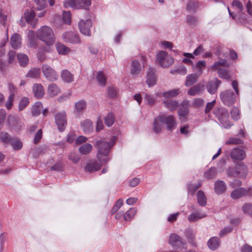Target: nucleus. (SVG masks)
<instances>
[{"mask_svg":"<svg viewBox=\"0 0 252 252\" xmlns=\"http://www.w3.org/2000/svg\"><path fill=\"white\" fill-rule=\"evenodd\" d=\"M197 0H190L187 4V9L190 12L194 11L198 6Z\"/></svg>","mask_w":252,"mask_h":252,"instance_id":"obj_48","label":"nucleus"},{"mask_svg":"<svg viewBox=\"0 0 252 252\" xmlns=\"http://www.w3.org/2000/svg\"><path fill=\"white\" fill-rule=\"evenodd\" d=\"M200 76L197 73L188 75L185 83V86L189 87L192 85Z\"/></svg>","mask_w":252,"mask_h":252,"instance_id":"obj_33","label":"nucleus"},{"mask_svg":"<svg viewBox=\"0 0 252 252\" xmlns=\"http://www.w3.org/2000/svg\"><path fill=\"white\" fill-rule=\"evenodd\" d=\"M55 46L59 55H65L70 51L69 48L62 43L57 42Z\"/></svg>","mask_w":252,"mask_h":252,"instance_id":"obj_34","label":"nucleus"},{"mask_svg":"<svg viewBox=\"0 0 252 252\" xmlns=\"http://www.w3.org/2000/svg\"><path fill=\"white\" fill-rule=\"evenodd\" d=\"M62 38L65 42H68L73 44H78L80 43L79 35L72 32H66L62 35Z\"/></svg>","mask_w":252,"mask_h":252,"instance_id":"obj_14","label":"nucleus"},{"mask_svg":"<svg viewBox=\"0 0 252 252\" xmlns=\"http://www.w3.org/2000/svg\"><path fill=\"white\" fill-rule=\"evenodd\" d=\"M206 66V62L204 61H198L195 64V67L197 69H198V71H197V73L199 75H201L202 74L203 71L202 69Z\"/></svg>","mask_w":252,"mask_h":252,"instance_id":"obj_52","label":"nucleus"},{"mask_svg":"<svg viewBox=\"0 0 252 252\" xmlns=\"http://www.w3.org/2000/svg\"><path fill=\"white\" fill-rule=\"evenodd\" d=\"M217 175L216 169L215 167L210 168L208 171H206L204 174V177L208 179L214 178Z\"/></svg>","mask_w":252,"mask_h":252,"instance_id":"obj_44","label":"nucleus"},{"mask_svg":"<svg viewBox=\"0 0 252 252\" xmlns=\"http://www.w3.org/2000/svg\"><path fill=\"white\" fill-rule=\"evenodd\" d=\"M115 118L112 113H109L104 118L105 125L107 126H111L114 123Z\"/></svg>","mask_w":252,"mask_h":252,"instance_id":"obj_47","label":"nucleus"},{"mask_svg":"<svg viewBox=\"0 0 252 252\" xmlns=\"http://www.w3.org/2000/svg\"><path fill=\"white\" fill-rule=\"evenodd\" d=\"M81 126L85 133H89L93 130V123L88 119L81 122Z\"/></svg>","mask_w":252,"mask_h":252,"instance_id":"obj_31","label":"nucleus"},{"mask_svg":"<svg viewBox=\"0 0 252 252\" xmlns=\"http://www.w3.org/2000/svg\"><path fill=\"white\" fill-rule=\"evenodd\" d=\"M243 211L244 213L252 215V205L249 204H246L243 207Z\"/></svg>","mask_w":252,"mask_h":252,"instance_id":"obj_64","label":"nucleus"},{"mask_svg":"<svg viewBox=\"0 0 252 252\" xmlns=\"http://www.w3.org/2000/svg\"><path fill=\"white\" fill-rule=\"evenodd\" d=\"M136 213V210L134 208H131L128 210L124 215V219L128 221L131 220Z\"/></svg>","mask_w":252,"mask_h":252,"instance_id":"obj_46","label":"nucleus"},{"mask_svg":"<svg viewBox=\"0 0 252 252\" xmlns=\"http://www.w3.org/2000/svg\"><path fill=\"white\" fill-rule=\"evenodd\" d=\"M183 55L185 57L183 59V63L186 64L190 65L193 67H194L193 61H192V59H194V56L191 53H184Z\"/></svg>","mask_w":252,"mask_h":252,"instance_id":"obj_39","label":"nucleus"},{"mask_svg":"<svg viewBox=\"0 0 252 252\" xmlns=\"http://www.w3.org/2000/svg\"><path fill=\"white\" fill-rule=\"evenodd\" d=\"M74 113L80 115L82 114L87 107V103L84 100H80L75 103Z\"/></svg>","mask_w":252,"mask_h":252,"instance_id":"obj_24","label":"nucleus"},{"mask_svg":"<svg viewBox=\"0 0 252 252\" xmlns=\"http://www.w3.org/2000/svg\"><path fill=\"white\" fill-rule=\"evenodd\" d=\"M43 74L45 78L50 81H54L58 79V74L57 72L50 66L47 64H44L41 67Z\"/></svg>","mask_w":252,"mask_h":252,"instance_id":"obj_10","label":"nucleus"},{"mask_svg":"<svg viewBox=\"0 0 252 252\" xmlns=\"http://www.w3.org/2000/svg\"><path fill=\"white\" fill-rule=\"evenodd\" d=\"M45 47H46V46H44L43 48H39L37 53V57L41 62L44 61L46 59L45 53L47 52L44 50Z\"/></svg>","mask_w":252,"mask_h":252,"instance_id":"obj_49","label":"nucleus"},{"mask_svg":"<svg viewBox=\"0 0 252 252\" xmlns=\"http://www.w3.org/2000/svg\"><path fill=\"white\" fill-rule=\"evenodd\" d=\"M232 87L235 91L233 92L231 90H226L221 92L220 94V97L222 102L226 105L230 106L233 104L236 101L239 96V89L238 83L236 81L232 82Z\"/></svg>","mask_w":252,"mask_h":252,"instance_id":"obj_3","label":"nucleus"},{"mask_svg":"<svg viewBox=\"0 0 252 252\" xmlns=\"http://www.w3.org/2000/svg\"><path fill=\"white\" fill-rule=\"evenodd\" d=\"M116 137L113 136L109 142L101 140H96L94 143V146L97 149V158L101 162L99 164L95 161H92L87 163L85 167L86 171L92 172L99 170L102 164L110 160L108 154L110 149L114 145L116 140Z\"/></svg>","mask_w":252,"mask_h":252,"instance_id":"obj_1","label":"nucleus"},{"mask_svg":"<svg viewBox=\"0 0 252 252\" xmlns=\"http://www.w3.org/2000/svg\"><path fill=\"white\" fill-rule=\"evenodd\" d=\"M61 78L65 82L71 83L74 80V75L68 70H63L61 72Z\"/></svg>","mask_w":252,"mask_h":252,"instance_id":"obj_32","label":"nucleus"},{"mask_svg":"<svg viewBox=\"0 0 252 252\" xmlns=\"http://www.w3.org/2000/svg\"><path fill=\"white\" fill-rule=\"evenodd\" d=\"M40 75V69L38 68H31L26 75L27 78H38Z\"/></svg>","mask_w":252,"mask_h":252,"instance_id":"obj_38","label":"nucleus"},{"mask_svg":"<svg viewBox=\"0 0 252 252\" xmlns=\"http://www.w3.org/2000/svg\"><path fill=\"white\" fill-rule=\"evenodd\" d=\"M236 176L240 177H245L247 174L248 167L243 163H239L235 166Z\"/></svg>","mask_w":252,"mask_h":252,"instance_id":"obj_19","label":"nucleus"},{"mask_svg":"<svg viewBox=\"0 0 252 252\" xmlns=\"http://www.w3.org/2000/svg\"><path fill=\"white\" fill-rule=\"evenodd\" d=\"M91 0H65L63 2L64 7L73 9H87L91 4Z\"/></svg>","mask_w":252,"mask_h":252,"instance_id":"obj_6","label":"nucleus"},{"mask_svg":"<svg viewBox=\"0 0 252 252\" xmlns=\"http://www.w3.org/2000/svg\"><path fill=\"white\" fill-rule=\"evenodd\" d=\"M158 119V116L155 119L153 123V130L156 133H159L162 129V125Z\"/></svg>","mask_w":252,"mask_h":252,"instance_id":"obj_42","label":"nucleus"},{"mask_svg":"<svg viewBox=\"0 0 252 252\" xmlns=\"http://www.w3.org/2000/svg\"><path fill=\"white\" fill-rule=\"evenodd\" d=\"M56 124L59 131H63L67 126L66 114L64 111L57 113L55 115Z\"/></svg>","mask_w":252,"mask_h":252,"instance_id":"obj_9","label":"nucleus"},{"mask_svg":"<svg viewBox=\"0 0 252 252\" xmlns=\"http://www.w3.org/2000/svg\"><path fill=\"white\" fill-rule=\"evenodd\" d=\"M229 63L225 59H220L218 61L215 62L211 66V68L214 70H218L219 76L224 79L228 80L230 78L229 72L225 69L222 68V67H228Z\"/></svg>","mask_w":252,"mask_h":252,"instance_id":"obj_4","label":"nucleus"},{"mask_svg":"<svg viewBox=\"0 0 252 252\" xmlns=\"http://www.w3.org/2000/svg\"><path fill=\"white\" fill-rule=\"evenodd\" d=\"M96 80L100 86H104L106 83V78L102 71L97 73Z\"/></svg>","mask_w":252,"mask_h":252,"instance_id":"obj_50","label":"nucleus"},{"mask_svg":"<svg viewBox=\"0 0 252 252\" xmlns=\"http://www.w3.org/2000/svg\"><path fill=\"white\" fill-rule=\"evenodd\" d=\"M93 149V146L89 143H85L81 145L78 149L79 153L84 155L89 154Z\"/></svg>","mask_w":252,"mask_h":252,"instance_id":"obj_36","label":"nucleus"},{"mask_svg":"<svg viewBox=\"0 0 252 252\" xmlns=\"http://www.w3.org/2000/svg\"><path fill=\"white\" fill-rule=\"evenodd\" d=\"M189 100H184L181 104V106L178 112L181 120L186 119V116L189 113Z\"/></svg>","mask_w":252,"mask_h":252,"instance_id":"obj_18","label":"nucleus"},{"mask_svg":"<svg viewBox=\"0 0 252 252\" xmlns=\"http://www.w3.org/2000/svg\"><path fill=\"white\" fill-rule=\"evenodd\" d=\"M231 115L232 119L238 120L240 117L239 109L236 107H233L231 111Z\"/></svg>","mask_w":252,"mask_h":252,"instance_id":"obj_57","label":"nucleus"},{"mask_svg":"<svg viewBox=\"0 0 252 252\" xmlns=\"http://www.w3.org/2000/svg\"><path fill=\"white\" fill-rule=\"evenodd\" d=\"M251 194H252V188L251 187H249L248 189L239 188L233 190L230 196L232 199H237L247 195Z\"/></svg>","mask_w":252,"mask_h":252,"instance_id":"obj_13","label":"nucleus"},{"mask_svg":"<svg viewBox=\"0 0 252 252\" xmlns=\"http://www.w3.org/2000/svg\"><path fill=\"white\" fill-rule=\"evenodd\" d=\"M158 119L162 124L166 125L167 129L169 131H172L177 126L176 121L173 115L161 114L158 116Z\"/></svg>","mask_w":252,"mask_h":252,"instance_id":"obj_8","label":"nucleus"},{"mask_svg":"<svg viewBox=\"0 0 252 252\" xmlns=\"http://www.w3.org/2000/svg\"><path fill=\"white\" fill-rule=\"evenodd\" d=\"M207 244L210 249L215 250L219 248L220 240L217 237H213L208 240Z\"/></svg>","mask_w":252,"mask_h":252,"instance_id":"obj_29","label":"nucleus"},{"mask_svg":"<svg viewBox=\"0 0 252 252\" xmlns=\"http://www.w3.org/2000/svg\"><path fill=\"white\" fill-rule=\"evenodd\" d=\"M204 91V85L198 84L191 87L188 91V94L189 95L194 96L201 93Z\"/></svg>","mask_w":252,"mask_h":252,"instance_id":"obj_26","label":"nucleus"},{"mask_svg":"<svg viewBox=\"0 0 252 252\" xmlns=\"http://www.w3.org/2000/svg\"><path fill=\"white\" fill-rule=\"evenodd\" d=\"M32 91L34 96L37 98H42L45 93L44 88L40 84H34L32 87Z\"/></svg>","mask_w":252,"mask_h":252,"instance_id":"obj_23","label":"nucleus"},{"mask_svg":"<svg viewBox=\"0 0 252 252\" xmlns=\"http://www.w3.org/2000/svg\"><path fill=\"white\" fill-rule=\"evenodd\" d=\"M123 204V200L119 199L116 202L115 205L113 207L111 210L112 214L115 213Z\"/></svg>","mask_w":252,"mask_h":252,"instance_id":"obj_58","label":"nucleus"},{"mask_svg":"<svg viewBox=\"0 0 252 252\" xmlns=\"http://www.w3.org/2000/svg\"><path fill=\"white\" fill-rule=\"evenodd\" d=\"M197 200L198 204L201 206H205L207 203V198L204 192L199 190L197 192Z\"/></svg>","mask_w":252,"mask_h":252,"instance_id":"obj_35","label":"nucleus"},{"mask_svg":"<svg viewBox=\"0 0 252 252\" xmlns=\"http://www.w3.org/2000/svg\"><path fill=\"white\" fill-rule=\"evenodd\" d=\"M169 243L175 249H180L183 252L186 250V244L182 241V238L176 234H171Z\"/></svg>","mask_w":252,"mask_h":252,"instance_id":"obj_12","label":"nucleus"},{"mask_svg":"<svg viewBox=\"0 0 252 252\" xmlns=\"http://www.w3.org/2000/svg\"><path fill=\"white\" fill-rule=\"evenodd\" d=\"M22 38L20 34L14 33L10 38V45L12 48L18 49L21 47Z\"/></svg>","mask_w":252,"mask_h":252,"instance_id":"obj_21","label":"nucleus"},{"mask_svg":"<svg viewBox=\"0 0 252 252\" xmlns=\"http://www.w3.org/2000/svg\"><path fill=\"white\" fill-rule=\"evenodd\" d=\"M243 143L242 140L240 138H238L236 137H230L229 139L225 142L226 145L228 144H241Z\"/></svg>","mask_w":252,"mask_h":252,"instance_id":"obj_54","label":"nucleus"},{"mask_svg":"<svg viewBox=\"0 0 252 252\" xmlns=\"http://www.w3.org/2000/svg\"><path fill=\"white\" fill-rule=\"evenodd\" d=\"M63 22L69 24L71 23V14L70 12L63 11Z\"/></svg>","mask_w":252,"mask_h":252,"instance_id":"obj_56","label":"nucleus"},{"mask_svg":"<svg viewBox=\"0 0 252 252\" xmlns=\"http://www.w3.org/2000/svg\"><path fill=\"white\" fill-rule=\"evenodd\" d=\"M233 230V228L231 226H227L221 229L219 233L220 237H223L228 233H230Z\"/></svg>","mask_w":252,"mask_h":252,"instance_id":"obj_61","label":"nucleus"},{"mask_svg":"<svg viewBox=\"0 0 252 252\" xmlns=\"http://www.w3.org/2000/svg\"><path fill=\"white\" fill-rule=\"evenodd\" d=\"M206 215L205 213L198 211L191 213L188 216V220L190 222H195L205 218Z\"/></svg>","mask_w":252,"mask_h":252,"instance_id":"obj_27","label":"nucleus"},{"mask_svg":"<svg viewBox=\"0 0 252 252\" xmlns=\"http://www.w3.org/2000/svg\"><path fill=\"white\" fill-rule=\"evenodd\" d=\"M180 92V91L179 89H173L172 90L163 93L162 96L165 98L174 97L178 95Z\"/></svg>","mask_w":252,"mask_h":252,"instance_id":"obj_40","label":"nucleus"},{"mask_svg":"<svg viewBox=\"0 0 252 252\" xmlns=\"http://www.w3.org/2000/svg\"><path fill=\"white\" fill-rule=\"evenodd\" d=\"M29 104V98L26 97L22 98L19 102L18 109L20 111L24 110Z\"/></svg>","mask_w":252,"mask_h":252,"instance_id":"obj_51","label":"nucleus"},{"mask_svg":"<svg viewBox=\"0 0 252 252\" xmlns=\"http://www.w3.org/2000/svg\"><path fill=\"white\" fill-rule=\"evenodd\" d=\"M160 44L161 45V47L164 49L171 50L173 47V44L171 42L167 41H161L160 43Z\"/></svg>","mask_w":252,"mask_h":252,"instance_id":"obj_62","label":"nucleus"},{"mask_svg":"<svg viewBox=\"0 0 252 252\" xmlns=\"http://www.w3.org/2000/svg\"><path fill=\"white\" fill-rule=\"evenodd\" d=\"M92 21L90 19H81L78 23V27L80 32L85 36H91V28L92 27Z\"/></svg>","mask_w":252,"mask_h":252,"instance_id":"obj_11","label":"nucleus"},{"mask_svg":"<svg viewBox=\"0 0 252 252\" xmlns=\"http://www.w3.org/2000/svg\"><path fill=\"white\" fill-rule=\"evenodd\" d=\"M200 186L201 183L189 184L188 186V193L192 194H193L196 190L198 189Z\"/></svg>","mask_w":252,"mask_h":252,"instance_id":"obj_53","label":"nucleus"},{"mask_svg":"<svg viewBox=\"0 0 252 252\" xmlns=\"http://www.w3.org/2000/svg\"><path fill=\"white\" fill-rule=\"evenodd\" d=\"M220 124L225 128H228L231 126L228 118V112L224 108H219L217 112H215Z\"/></svg>","mask_w":252,"mask_h":252,"instance_id":"obj_7","label":"nucleus"},{"mask_svg":"<svg viewBox=\"0 0 252 252\" xmlns=\"http://www.w3.org/2000/svg\"><path fill=\"white\" fill-rule=\"evenodd\" d=\"M42 108V104L41 102L38 101L34 103L32 109V113L33 116H37L40 113L41 109Z\"/></svg>","mask_w":252,"mask_h":252,"instance_id":"obj_41","label":"nucleus"},{"mask_svg":"<svg viewBox=\"0 0 252 252\" xmlns=\"http://www.w3.org/2000/svg\"><path fill=\"white\" fill-rule=\"evenodd\" d=\"M28 43V46L30 47H34L37 45V39L35 36L34 32L33 31H29L27 35Z\"/></svg>","mask_w":252,"mask_h":252,"instance_id":"obj_30","label":"nucleus"},{"mask_svg":"<svg viewBox=\"0 0 252 252\" xmlns=\"http://www.w3.org/2000/svg\"><path fill=\"white\" fill-rule=\"evenodd\" d=\"M36 37L46 45L44 50L48 53L53 51V45L55 42L56 37L51 28L43 26L36 32Z\"/></svg>","mask_w":252,"mask_h":252,"instance_id":"obj_2","label":"nucleus"},{"mask_svg":"<svg viewBox=\"0 0 252 252\" xmlns=\"http://www.w3.org/2000/svg\"><path fill=\"white\" fill-rule=\"evenodd\" d=\"M164 105L170 111H174L178 106V102L174 100H167L163 101Z\"/></svg>","mask_w":252,"mask_h":252,"instance_id":"obj_37","label":"nucleus"},{"mask_svg":"<svg viewBox=\"0 0 252 252\" xmlns=\"http://www.w3.org/2000/svg\"><path fill=\"white\" fill-rule=\"evenodd\" d=\"M68 158L74 163H77L78 162L81 158L79 155H76L74 153H70V154L69 155Z\"/></svg>","mask_w":252,"mask_h":252,"instance_id":"obj_63","label":"nucleus"},{"mask_svg":"<svg viewBox=\"0 0 252 252\" xmlns=\"http://www.w3.org/2000/svg\"><path fill=\"white\" fill-rule=\"evenodd\" d=\"M231 5L233 8L236 9L238 11L241 12L243 11V5L239 0H234L232 2Z\"/></svg>","mask_w":252,"mask_h":252,"instance_id":"obj_55","label":"nucleus"},{"mask_svg":"<svg viewBox=\"0 0 252 252\" xmlns=\"http://www.w3.org/2000/svg\"><path fill=\"white\" fill-rule=\"evenodd\" d=\"M246 157L245 151L241 148H234L230 152V157L234 160H242Z\"/></svg>","mask_w":252,"mask_h":252,"instance_id":"obj_15","label":"nucleus"},{"mask_svg":"<svg viewBox=\"0 0 252 252\" xmlns=\"http://www.w3.org/2000/svg\"><path fill=\"white\" fill-rule=\"evenodd\" d=\"M14 97L13 93L10 94L8 96L7 101L5 103V106L7 109H10L13 105V101Z\"/></svg>","mask_w":252,"mask_h":252,"instance_id":"obj_59","label":"nucleus"},{"mask_svg":"<svg viewBox=\"0 0 252 252\" xmlns=\"http://www.w3.org/2000/svg\"><path fill=\"white\" fill-rule=\"evenodd\" d=\"M17 59L21 66H25L27 64L29 61L28 57L26 54L23 53L18 54L17 55Z\"/></svg>","mask_w":252,"mask_h":252,"instance_id":"obj_43","label":"nucleus"},{"mask_svg":"<svg viewBox=\"0 0 252 252\" xmlns=\"http://www.w3.org/2000/svg\"><path fill=\"white\" fill-rule=\"evenodd\" d=\"M157 82L155 70L150 68L147 73L146 83L149 87L154 86Z\"/></svg>","mask_w":252,"mask_h":252,"instance_id":"obj_20","label":"nucleus"},{"mask_svg":"<svg viewBox=\"0 0 252 252\" xmlns=\"http://www.w3.org/2000/svg\"><path fill=\"white\" fill-rule=\"evenodd\" d=\"M0 139L4 143H7L11 141L8 134L6 132H2L0 133Z\"/></svg>","mask_w":252,"mask_h":252,"instance_id":"obj_60","label":"nucleus"},{"mask_svg":"<svg viewBox=\"0 0 252 252\" xmlns=\"http://www.w3.org/2000/svg\"><path fill=\"white\" fill-rule=\"evenodd\" d=\"M156 61L161 67L166 68L171 65L174 60L166 52L160 51L157 54Z\"/></svg>","mask_w":252,"mask_h":252,"instance_id":"obj_5","label":"nucleus"},{"mask_svg":"<svg viewBox=\"0 0 252 252\" xmlns=\"http://www.w3.org/2000/svg\"><path fill=\"white\" fill-rule=\"evenodd\" d=\"M60 92V88L56 84L51 83L48 86L47 94L51 97L57 95Z\"/></svg>","mask_w":252,"mask_h":252,"instance_id":"obj_25","label":"nucleus"},{"mask_svg":"<svg viewBox=\"0 0 252 252\" xmlns=\"http://www.w3.org/2000/svg\"><path fill=\"white\" fill-rule=\"evenodd\" d=\"M11 142V144L15 150H20L23 147V144L22 142L16 138H13L10 141Z\"/></svg>","mask_w":252,"mask_h":252,"instance_id":"obj_45","label":"nucleus"},{"mask_svg":"<svg viewBox=\"0 0 252 252\" xmlns=\"http://www.w3.org/2000/svg\"><path fill=\"white\" fill-rule=\"evenodd\" d=\"M142 70V67L137 60H134L131 63L130 72L132 75L136 76L140 74Z\"/></svg>","mask_w":252,"mask_h":252,"instance_id":"obj_28","label":"nucleus"},{"mask_svg":"<svg viewBox=\"0 0 252 252\" xmlns=\"http://www.w3.org/2000/svg\"><path fill=\"white\" fill-rule=\"evenodd\" d=\"M221 82L217 78L209 81L206 85V89L208 93L211 94H215L218 89Z\"/></svg>","mask_w":252,"mask_h":252,"instance_id":"obj_17","label":"nucleus"},{"mask_svg":"<svg viewBox=\"0 0 252 252\" xmlns=\"http://www.w3.org/2000/svg\"><path fill=\"white\" fill-rule=\"evenodd\" d=\"M24 18L26 22L30 24L32 28H34L36 25L38 19L35 18V14L33 11H27L24 13Z\"/></svg>","mask_w":252,"mask_h":252,"instance_id":"obj_16","label":"nucleus"},{"mask_svg":"<svg viewBox=\"0 0 252 252\" xmlns=\"http://www.w3.org/2000/svg\"><path fill=\"white\" fill-rule=\"evenodd\" d=\"M226 189V185L222 180H217L214 184V190L218 194H221L224 192Z\"/></svg>","mask_w":252,"mask_h":252,"instance_id":"obj_22","label":"nucleus"}]
</instances>
